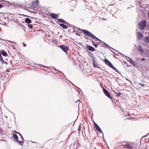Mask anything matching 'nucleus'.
Here are the masks:
<instances>
[{
	"label": "nucleus",
	"mask_w": 149,
	"mask_h": 149,
	"mask_svg": "<svg viewBox=\"0 0 149 149\" xmlns=\"http://www.w3.org/2000/svg\"><path fill=\"white\" fill-rule=\"evenodd\" d=\"M78 29H79L81 31L83 32V33L86 36H88L93 39L96 42L97 41H101L99 39L97 38L92 33L86 30H85L79 28Z\"/></svg>",
	"instance_id": "f257e3e1"
},
{
	"label": "nucleus",
	"mask_w": 149,
	"mask_h": 149,
	"mask_svg": "<svg viewBox=\"0 0 149 149\" xmlns=\"http://www.w3.org/2000/svg\"><path fill=\"white\" fill-rule=\"evenodd\" d=\"M104 62L106 64L111 67V68L113 69L116 72L119 73V71L108 60L105 59L104 60Z\"/></svg>",
	"instance_id": "f03ea898"
},
{
	"label": "nucleus",
	"mask_w": 149,
	"mask_h": 149,
	"mask_svg": "<svg viewBox=\"0 0 149 149\" xmlns=\"http://www.w3.org/2000/svg\"><path fill=\"white\" fill-rule=\"evenodd\" d=\"M146 22L145 20L142 21L139 23V26L140 29L141 30H143L146 27Z\"/></svg>",
	"instance_id": "7ed1b4c3"
},
{
	"label": "nucleus",
	"mask_w": 149,
	"mask_h": 149,
	"mask_svg": "<svg viewBox=\"0 0 149 149\" xmlns=\"http://www.w3.org/2000/svg\"><path fill=\"white\" fill-rule=\"evenodd\" d=\"M124 146H125V148L127 149H135L136 148L133 143L132 144V145L128 143L126 144Z\"/></svg>",
	"instance_id": "20e7f679"
},
{
	"label": "nucleus",
	"mask_w": 149,
	"mask_h": 149,
	"mask_svg": "<svg viewBox=\"0 0 149 149\" xmlns=\"http://www.w3.org/2000/svg\"><path fill=\"white\" fill-rule=\"evenodd\" d=\"M59 47L65 53L67 52L69 49V47L66 45H61L59 46Z\"/></svg>",
	"instance_id": "39448f33"
},
{
	"label": "nucleus",
	"mask_w": 149,
	"mask_h": 149,
	"mask_svg": "<svg viewBox=\"0 0 149 149\" xmlns=\"http://www.w3.org/2000/svg\"><path fill=\"white\" fill-rule=\"evenodd\" d=\"M103 92L110 99L112 98V97L111 95H110L109 92L107 91L106 89L104 88L103 89Z\"/></svg>",
	"instance_id": "423d86ee"
},
{
	"label": "nucleus",
	"mask_w": 149,
	"mask_h": 149,
	"mask_svg": "<svg viewBox=\"0 0 149 149\" xmlns=\"http://www.w3.org/2000/svg\"><path fill=\"white\" fill-rule=\"evenodd\" d=\"M127 60L129 61L130 63L133 65L134 67H136L137 66V63L136 62L130 59V58L129 57H127Z\"/></svg>",
	"instance_id": "0eeeda50"
},
{
	"label": "nucleus",
	"mask_w": 149,
	"mask_h": 149,
	"mask_svg": "<svg viewBox=\"0 0 149 149\" xmlns=\"http://www.w3.org/2000/svg\"><path fill=\"white\" fill-rule=\"evenodd\" d=\"M94 125L95 127V128L96 129V130L99 132H101V133H102V130H101V128L98 125L95 123H94Z\"/></svg>",
	"instance_id": "6e6552de"
},
{
	"label": "nucleus",
	"mask_w": 149,
	"mask_h": 149,
	"mask_svg": "<svg viewBox=\"0 0 149 149\" xmlns=\"http://www.w3.org/2000/svg\"><path fill=\"white\" fill-rule=\"evenodd\" d=\"M50 16L51 17L55 19H57L58 17V15L54 13H51L50 14Z\"/></svg>",
	"instance_id": "1a4fd4ad"
},
{
	"label": "nucleus",
	"mask_w": 149,
	"mask_h": 149,
	"mask_svg": "<svg viewBox=\"0 0 149 149\" xmlns=\"http://www.w3.org/2000/svg\"><path fill=\"white\" fill-rule=\"evenodd\" d=\"M87 47L89 50L92 52L95 51L96 50L94 47L91 46H88Z\"/></svg>",
	"instance_id": "9d476101"
},
{
	"label": "nucleus",
	"mask_w": 149,
	"mask_h": 149,
	"mask_svg": "<svg viewBox=\"0 0 149 149\" xmlns=\"http://www.w3.org/2000/svg\"><path fill=\"white\" fill-rule=\"evenodd\" d=\"M24 21L26 23L28 24L32 23L31 21L29 18H26L24 20Z\"/></svg>",
	"instance_id": "9b49d317"
},
{
	"label": "nucleus",
	"mask_w": 149,
	"mask_h": 149,
	"mask_svg": "<svg viewBox=\"0 0 149 149\" xmlns=\"http://www.w3.org/2000/svg\"><path fill=\"white\" fill-rule=\"evenodd\" d=\"M58 21L60 22L66 24H68L67 22H65L64 20L62 19H58Z\"/></svg>",
	"instance_id": "f8f14e48"
},
{
	"label": "nucleus",
	"mask_w": 149,
	"mask_h": 149,
	"mask_svg": "<svg viewBox=\"0 0 149 149\" xmlns=\"http://www.w3.org/2000/svg\"><path fill=\"white\" fill-rule=\"evenodd\" d=\"M39 1L38 0H36L35 1H33L32 3V5L33 6H36L38 3Z\"/></svg>",
	"instance_id": "ddd939ff"
},
{
	"label": "nucleus",
	"mask_w": 149,
	"mask_h": 149,
	"mask_svg": "<svg viewBox=\"0 0 149 149\" xmlns=\"http://www.w3.org/2000/svg\"><path fill=\"white\" fill-rule=\"evenodd\" d=\"M137 36L139 38V39H141L143 36V34L141 32H138L137 33Z\"/></svg>",
	"instance_id": "4468645a"
},
{
	"label": "nucleus",
	"mask_w": 149,
	"mask_h": 149,
	"mask_svg": "<svg viewBox=\"0 0 149 149\" xmlns=\"http://www.w3.org/2000/svg\"><path fill=\"white\" fill-rule=\"evenodd\" d=\"M138 49L139 52L142 53L143 52V49L141 46H139L138 47Z\"/></svg>",
	"instance_id": "2eb2a0df"
},
{
	"label": "nucleus",
	"mask_w": 149,
	"mask_h": 149,
	"mask_svg": "<svg viewBox=\"0 0 149 149\" xmlns=\"http://www.w3.org/2000/svg\"><path fill=\"white\" fill-rule=\"evenodd\" d=\"M59 25L64 29H66L68 27V26L67 25H65L63 24H61Z\"/></svg>",
	"instance_id": "dca6fc26"
},
{
	"label": "nucleus",
	"mask_w": 149,
	"mask_h": 149,
	"mask_svg": "<svg viewBox=\"0 0 149 149\" xmlns=\"http://www.w3.org/2000/svg\"><path fill=\"white\" fill-rule=\"evenodd\" d=\"M145 41L147 43H149V35L146 36L145 38Z\"/></svg>",
	"instance_id": "f3484780"
},
{
	"label": "nucleus",
	"mask_w": 149,
	"mask_h": 149,
	"mask_svg": "<svg viewBox=\"0 0 149 149\" xmlns=\"http://www.w3.org/2000/svg\"><path fill=\"white\" fill-rule=\"evenodd\" d=\"M13 138L16 140V141L17 142V141H18V137L17 135L15 134H13Z\"/></svg>",
	"instance_id": "a211bd4d"
},
{
	"label": "nucleus",
	"mask_w": 149,
	"mask_h": 149,
	"mask_svg": "<svg viewBox=\"0 0 149 149\" xmlns=\"http://www.w3.org/2000/svg\"><path fill=\"white\" fill-rule=\"evenodd\" d=\"M2 54L4 56H7V53L4 50H2L1 52Z\"/></svg>",
	"instance_id": "6ab92c4d"
},
{
	"label": "nucleus",
	"mask_w": 149,
	"mask_h": 149,
	"mask_svg": "<svg viewBox=\"0 0 149 149\" xmlns=\"http://www.w3.org/2000/svg\"><path fill=\"white\" fill-rule=\"evenodd\" d=\"M17 142L18 143H19L21 145H23V143H24V141H20L18 140V141H17Z\"/></svg>",
	"instance_id": "aec40b11"
},
{
	"label": "nucleus",
	"mask_w": 149,
	"mask_h": 149,
	"mask_svg": "<svg viewBox=\"0 0 149 149\" xmlns=\"http://www.w3.org/2000/svg\"><path fill=\"white\" fill-rule=\"evenodd\" d=\"M143 14H144V12H143V11L142 10H140V13H139V15L140 16H141V15L142 16Z\"/></svg>",
	"instance_id": "412c9836"
},
{
	"label": "nucleus",
	"mask_w": 149,
	"mask_h": 149,
	"mask_svg": "<svg viewBox=\"0 0 149 149\" xmlns=\"http://www.w3.org/2000/svg\"><path fill=\"white\" fill-rule=\"evenodd\" d=\"M116 93L117 97L120 96V95L121 94V93L119 92H116Z\"/></svg>",
	"instance_id": "4be33fe9"
},
{
	"label": "nucleus",
	"mask_w": 149,
	"mask_h": 149,
	"mask_svg": "<svg viewBox=\"0 0 149 149\" xmlns=\"http://www.w3.org/2000/svg\"><path fill=\"white\" fill-rule=\"evenodd\" d=\"M0 61L1 62H3L4 61V60L1 54H0Z\"/></svg>",
	"instance_id": "5701e85b"
},
{
	"label": "nucleus",
	"mask_w": 149,
	"mask_h": 149,
	"mask_svg": "<svg viewBox=\"0 0 149 149\" xmlns=\"http://www.w3.org/2000/svg\"><path fill=\"white\" fill-rule=\"evenodd\" d=\"M18 134L20 135V136L21 137L22 140L23 141H24V138L22 136V135H21V134L19 133H18Z\"/></svg>",
	"instance_id": "b1692460"
},
{
	"label": "nucleus",
	"mask_w": 149,
	"mask_h": 149,
	"mask_svg": "<svg viewBox=\"0 0 149 149\" xmlns=\"http://www.w3.org/2000/svg\"><path fill=\"white\" fill-rule=\"evenodd\" d=\"M104 45H105L106 46H108L109 48H111L112 49L114 50L115 51L117 52V51L116 50H115V49H114L111 48V47H110L107 44L105 43H104Z\"/></svg>",
	"instance_id": "393cba45"
},
{
	"label": "nucleus",
	"mask_w": 149,
	"mask_h": 149,
	"mask_svg": "<svg viewBox=\"0 0 149 149\" xmlns=\"http://www.w3.org/2000/svg\"><path fill=\"white\" fill-rule=\"evenodd\" d=\"M92 42L93 45L95 47H97V44H95L93 41H92Z\"/></svg>",
	"instance_id": "a878e982"
},
{
	"label": "nucleus",
	"mask_w": 149,
	"mask_h": 149,
	"mask_svg": "<svg viewBox=\"0 0 149 149\" xmlns=\"http://www.w3.org/2000/svg\"><path fill=\"white\" fill-rule=\"evenodd\" d=\"M28 26L30 29H32V28L33 26L32 24H28Z\"/></svg>",
	"instance_id": "bb28decb"
},
{
	"label": "nucleus",
	"mask_w": 149,
	"mask_h": 149,
	"mask_svg": "<svg viewBox=\"0 0 149 149\" xmlns=\"http://www.w3.org/2000/svg\"><path fill=\"white\" fill-rule=\"evenodd\" d=\"M118 52V53H119L123 57H126L123 54L120 53V52Z\"/></svg>",
	"instance_id": "cd10ccee"
},
{
	"label": "nucleus",
	"mask_w": 149,
	"mask_h": 149,
	"mask_svg": "<svg viewBox=\"0 0 149 149\" xmlns=\"http://www.w3.org/2000/svg\"><path fill=\"white\" fill-rule=\"evenodd\" d=\"M81 125H80L79 127V128H78V130L79 131H80V130H81Z\"/></svg>",
	"instance_id": "c85d7f7f"
},
{
	"label": "nucleus",
	"mask_w": 149,
	"mask_h": 149,
	"mask_svg": "<svg viewBox=\"0 0 149 149\" xmlns=\"http://www.w3.org/2000/svg\"><path fill=\"white\" fill-rule=\"evenodd\" d=\"M18 132H17V131H14V134H15L16 135L17 134H18Z\"/></svg>",
	"instance_id": "c756f323"
},
{
	"label": "nucleus",
	"mask_w": 149,
	"mask_h": 149,
	"mask_svg": "<svg viewBox=\"0 0 149 149\" xmlns=\"http://www.w3.org/2000/svg\"><path fill=\"white\" fill-rule=\"evenodd\" d=\"M114 54L115 55H116V56H118V55L116 53L114 52Z\"/></svg>",
	"instance_id": "7c9ffc66"
},
{
	"label": "nucleus",
	"mask_w": 149,
	"mask_h": 149,
	"mask_svg": "<svg viewBox=\"0 0 149 149\" xmlns=\"http://www.w3.org/2000/svg\"><path fill=\"white\" fill-rule=\"evenodd\" d=\"M139 84H140V85H141V86H143V87H144V86H145V85H144V84H141V83H139Z\"/></svg>",
	"instance_id": "2f4dec72"
},
{
	"label": "nucleus",
	"mask_w": 149,
	"mask_h": 149,
	"mask_svg": "<svg viewBox=\"0 0 149 149\" xmlns=\"http://www.w3.org/2000/svg\"><path fill=\"white\" fill-rule=\"evenodd\" d=\"M93 65L94 66V67H96V65H95V63L94 62L93 63Z\"/></svg>",
	"instance_id": "473e14b6"
},
{
	"label": "nucleus",
	"mask_w": 149,
	"mask_h": 149,
	"mask_svg": "<svg viewBox=\"0 0 149 149\" xmlns=\"http://www.w3.org/2000/svg\"><path fill=\"white\" fill-rule=\"evenodd\" d=\"M3 7V5L1 4H0V8H1Z\"/></svg>",
	"instance_id": "72a5a7b5"
},
{
	"label": "nucleus",
	"mask_w": 149,
	"mask_h": 149,
	"mask_svg": "<svg viewBox=\"0 0 149 149\" xmlns=\"http://www.w3.org/2000/svg\"><path fill=\"white\" fill-rule=\"evenodd\" d=\"M42 66H43V67L44 68H47L48 67L47 66H44V65H41Z\"/></svg>",
	"instance_id": "f704fd0d"
},
{
	"label": "nucleus",
	"mask_w": 149,
	"mask_h": 149,
	"mask_svg": "<svg viewBox=\"0 0 149 149\" xmlns=\"http://www.w3.org/2000/svg\"><path fill=\"white\" fill-rule=\"evenodd\" d=\"M141 60L142 61H144L145 60V59L144 58H142Z\"/></svg>",
	"instance_id": "c9c22d12"
},
{
	"label": "nucleus",
	"mask_w": 149,
	"mask_h": 149,
	"mask_svg": "<svg viewBox=\"0 0 149 149\" xmlns=\"http://www.w3.org/2000/svg\"><path fill=\"white\" fill-rule=\"evenodd\" d=\"M26 44H24L23 45V46L24 47H25L26 46Z\"/></svg>",
	"instance_id": "e433bc0d"
},
{
	"label": "nucleus",
	"mask_w": 149,
	"mask_h": 149,
	"mask_svg": "<svg viewBox=\"0 0 149 149\" xmlns=\"http://www.w3.org/2000/svg\"><path fill=\"white\" fill-rule=\"evenodd\" d=\"M129 81L130 82L131 84H132V82H131V81L130 80H129Z\"/></svg>",
	"instance_id": "4c0bfd02"
},
{
	"label": "nucleus",
	"mask_w": 149,
	"mask_h": 149,
	"mask_svg": "<svg viewBox=\"0 0 149 149\" xmlns=\"http://www.w3.org/2000/svg\"><path fill=\"white\" fill-rule=\"evenodd\" d=\"M78 101H79V100H78L76 101V102H77Z\"/></svg>",
	"instance_id": "58836bf2"
},
{
	"label": "nucleus",
	"mask_w": 149,
	"mask_h": 149,
	"mask_svg": "<svg viewBox=\"0 0 149 149\" xmlns=\"http://www.w3.org/2000/svg\"><path fill=\"white\" fill-rule=\"evenodd\" d=\"M126 80H127V81H129V80L128 79H127V78H126Z\"/></svg>",
	"instance_id": "ea45409f"
},
{
	"label": "nucleus",
	"mask_w": 149,
	"mask_h": 149,
	"mask_svg": "<svg viewBox=\"0 0 149 149\" xmlns=\"http://www.w3.org/2000/svg\"><path fill=\"white\" fill-rule=\"evenodd\" d=\"M128 115L129 116H130V117L131 116L130 114H128Z\"/></svg>",
	"instance_id": "a19ab883"
},
{
	"label": "nucleus",
	"mask_w": 149,
	"mask_h": 149,
	"mask_svg": "<svg viewBox=\"0 0 149 149\" xmlns=\"http://www.w3.org/2000/svg\"><path fill=\"white\" fill-rule=\"evenodd\" d=\"M71 84H72V85H74L73 84H72V83L71 82Z\"/></svg>",
	"instance_id": "79ce46f5"
},
{
	"label": "nucleus",
	"mask_w": 149,
	"mask_h": 149,
	"mask_svg": "<svg viewBox=\"0 0 149 149\" xmlns=\"http://www.w3.org/2000/svg\"><path fill=\"white\" fill-rule=\"evenodd\" d=\"M58 71H59V72H62L61 71H59L58 70Z\"/></svg>",
	"instance_id": "37998d69"
},
{
	"label": "nucleus",
	"mask_w": 149,
	"mask_h": 149,
	"mask_svg": "<svg viewBox=\"0 0 149 149\" xmlns=\"http://www.w3.org/2000/svg\"><path fill=\"white\" fill-rule=\"evenodd\" d=\"M33 143H35L36 142H33V141H31Z\"/></svg>",
	"instance_id": "c03bdc74"
},
{
	"label": "nucleus",
	"mask_w": 149,
	"mask_h": 149,
	"mask_svg": "<svg viewBox=\"0 0 149 149\" xmlns=\"http://www.w3.org/2000/svg\"><path fill=\"white\" fill-rule=\"evenodd\" d=\"M110 51H111V52H113V51H111V50H110Z\"/></svg>",
	"instance_id": "a18cd8bd"
},
{
	"label": "nucleus",
	"mask_w": 149,
	"mask_h": 149,
	"mask_svg": "<svg viewBox=\"0 0 149 149\" xmlns=\"http://www.w3.org/2000/svg\"><path fill=\"white\" fill-rule=\"evenodd\" d=\"M6 72H9L8 71H6Z\"/></svg>",
	"instance_id": "49530a36"
}]
</instances>
